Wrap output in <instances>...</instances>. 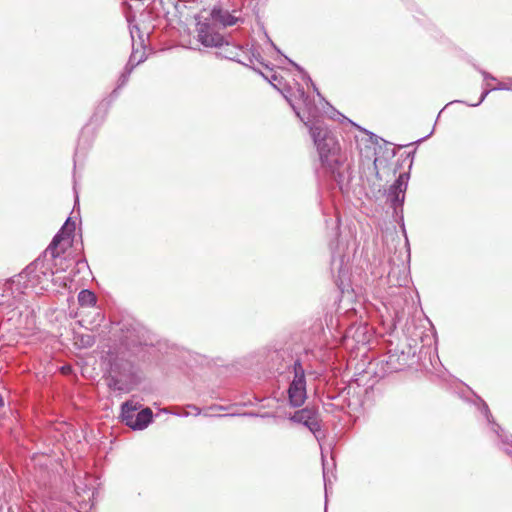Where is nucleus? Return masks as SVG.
I'll use <instances>...</instances> for the list:
<instances>
[{
	"instance_id": "1",
	"label": "nucleus",
	"mask_w": 512,
	"mask_h": 512,
	"mask_svg": "<svg viewBox=\"0 0 512 512\" xmlns=\"http://www.w3.org/2000/svg\"><path fill=\"white\" fill-rule=\"evenodd\" d=\"M260 73L275 89L281 92L298 118L307 127L316 151L320 155V110L314 99L305 91L303 84L296 80H294L292 86L284 81L281 75L273 72L272 69L268 71V74Z\"/></svg>"
},
{
	"instance_id": "2",
	"label": "nucleus",
	"mask_w": 512,
	"mask_h": 512,
	"mask_svg": "<svg viewBox=\"0 0 512 512\" xmlns=\"http://www.w3.org/2000/svg\"><path fill=\"white\" fill-rule=\"evenodd\" d=\"M322 169L330 174L341 191L348 187L352 179L351 161L337 138L330 134L322 137Z\"/></svg>"
},
{
	"instance_id": "3",
	"label": "nucleus",
	"mask_w": 512,
	"mask_h": 512,
	"mask_svg": "<svg viewBox=\"0 0 512 512\" xmlns=\"http://www.w3.org/2000/svg\"><path fill=\"white\" fill-rule=\"evenodd\" d=\"M197 36L199 42L206 47H223L219 53L222 57L238 62L244 66H251L255 61L259 62V53L254 51L247 52L240 46L230 45L225 42L224 37L217 33L214 27L206 22H199L197 24Z\"/></svg>"
},
{
	"instance_id": "4",
	"label": "nucleus",
	"mask_w": 512,
	"mask_h": 512,
	"mask_svg": "<svg viewBox=\"0 0 512 512\" xmlns=\"http://www.w3.org/2000/svg\"><path fill=\"white\" fill-rule=\"evenodd\" d=\"M138 383L134 365L129 360L115 359L110 366L107 385L111 390L130 392Z\"/></svg>"
},
{
	"instance_id": "5",
	"label": "nucleus",
	"mask_w": 512,
	"mask_h": 512,
	"mask_svg": "<svg viewBox=\"0 0 512 512\" xmlns=\"http://www.w3.org/2000/svg\"><path fill=\"white\" fill-rule=\"evenodd\" d=\"M53 275L51 264L45 258L39 257L23 270L20 277L26 280L27 286L46 290Z\"/></svg>"
},
{
	"instance_id": "6",
	"label": "nucleus",
	"mask_w": 512,
	"mask_h": 512,
	"mask_svg": "<svg viewBox=\"0 0 512 512\" xmlns=\"http://www.w3.org/2000/svg\"><path fill=\"white\" fill-rule=\"evenodd\" d=\"M136 406H133L131 401H126L121 406V417L123 422L133 430H143L152 421V411L150 408H145L140 412H136Z\"/></svg>"
},
{
	"instance_id": "7",
	"label": "nucleus",
	"mask_w": 512,
	"mask_h": 512,
	"mask_svg": "<svg viewBox=\"0 0 512 512\" xmlns=\"http://www.w3.org/2000/svg\"><path fill=\"white\" fill-rule=\"evenodd\" d=\"M293 369L294 378L288 388V399L291 406L299 407L306 399L305 375L304 370L298 361L294 363Z\"/></svg>"
},
{
	"instance_id": "8",
	"label": "nucleus",
	"mask_w": 512,
	"mask_h": 512,
	"mask_svg": "<svg viewBox=\"0 0 512 512\" xmlns=\"http://www.w3.org/2000/svg\"><path fill=\"white\" fill-rule=\"evenodd\" d=\"M293 422L303 424L314 435L317 441L320 432V416L315 408H304L296 411L290 418Z\"/></svg>"
},
{
	"instance_id": "9",
	"label": "nucleus",
	"mask_w": 512,
	"mask_h": 512,
	"mask_svg": "<svg viewBox=\"0 0 512 512\" xmlns=\"http://www.w3.org/2000/svg\"><path fill=\"white\" fill-rule=\"evenodd\" d=\"M408 361V355L398 349L389 350L387 355L378 362L379 372L382 375L402 370Z\"/></svg>"
},
{
	"instance_id": "10",
	"label": "nucleus",
	"mask_w": 512,
	"mask_h": 512,
	"mask_svg": "<svg viewBox=\"0 0 512 512\" xmlns=\"http://www.w3.org/2000/svg\"><path fill=\"white\" fill-rule=\"evenodd\" d=\"M408 186V175L402 173L390 187L388 192V200L396 211L398 207H402L405 199V192Z\"/></svg>"
},
{
	"instance_id": "11",
	"label": "nucleus",
	"mask_w": 512,
	"mask_h": 512,
	"mask_svg": "<svg viewBox=\"0 0 512 512\" xmlns=\"http://www.w3.org/2000/svg\"><path fill=\"white\" fill-rule=\"evenodd\" d=\"M75 230V222H72L70 218L66 220L60 231L53 237L51 243L45 251V255L50 254L53 259L60 255L58 246L60 242L65 238L69 237Z\"/></svg>"
},
{
	"instance_id": "12",
	"label": "nucleus",
	"mask_w": 512,
	"mask_h": 512,
	"mask_svg": "<svg viewBox=\"0 0 512 512\" xmlns=\"http://www.w3.org/2000/svg\"><path fill=\"white\" fill-rule=\"evenodd\" d=\"M481 413L484 415V417L486 418L488 423L491 425V429L493 430V432H495L497 434V436L499 438H501L502 449L506 452V454H508L509 456L512 457V437H511V439H509V437L507 435H503L502 433H500V431L502 432V429L500 428V426L498 424L494 423L491 420L492 416L490 414L489 408H488L487 404L483 401H482V405H481Z\"/></svg>"
},
{
	"instance_id": "13",
	"label": "nucleus",
	"mask_w": 512,
	"mask_h": 512,
	"mask_svg": "<svg viewBox=\"0 0 512 512\" xmlns=\"http://www.w3.org/2000/svg\"><path fill=\"white\" fill-rule=\"evenodd\" d=\"M211 17L214 21L219 22L224 27L233 26L237 23L238 18L231 15L227 10L220 7H214L211 11Z\"/></svg>"
},
{
	"instance_id": "14",
	"label": "nucleus",
	"mask_w": 512,
	"mask_h": 512,
	"mask_svg": "<svg viewBox=\"0 0 512 512\" xmlns=\"http://www.w3.org/2000/svg\"><path fill=\"white\" fill-rule=\"evenodd\" d=\"M322 117H327L338 121L351 122L347 117L334 109L327 101L322 98Z\"/></svg>"
},
{
	"instance_id": "15",
	"label": "nucleus",
	"mask_w": 512,
	"mask_h": 512,
	"mask_svg": "<svg viewBox=\"0 0 512 512\" xmlns=\"http://www.w3.org/2000/svg\"><path fill=\"white\" fill-rule=\"evenodd\" d=\"M78 302L82 307H92L96 304V296L92 291L84 289L78 294Z\"/></svg>"
},
{
	"instance_id": "16",
	"label": "nucleus",
	"mask_w": 512,
	"mask_h": 512,
	"mask_svg": "<svg viewBox=\"0 0 512 512\" xmlns=\"http://www.w3.org/2000/svg\"><path fill=\"white\" fill-rule=\"evenodd\" d=\"M132 61H133V55H131L128 64L125 66L123 73L120 75V77L118 79L117 89L123 87L128 82L129 76L135 66L134 64H132Z\"/></svg>"
},
{
	"instance_id": "17",
	"label": "nucleus",
	"mask_w": 512,
	"mask_h": 512,
	"mask_svg": "<svg viewBox=\"0 0 512 512\" xmlns=\"http://www.w3.org/2000/svg\"><path fill=\"white\" fill-rule=\"evenodd\" d=\"M289 62L291 64H293L297 70H298V73H299V78L301 79V81L307 86V88L309 89V87L311 86L313 88V90L317 93V95H320V92L318 91V88L316 87V85L312 82L311 78L309 77V75L303 70L301 69L297 64H295L294 62H292L291 60H289Z\"/></svg>"
},
{
	"instance_id": "18",
	"label": "nucleus",
	"mask_w": 512,
	"mask_h": 512,
	"mask_svg": "<svg viewBox=\"0 0 512 512\" xmlns=\"http://www.w3.org/2000/svg\"><path fill=\"white\" fill-rule=\"evenodd\" d=\"M508 89H509V87L505 83H499V85L497 87L492 88V90H508ZM490 91H491V89L484 90L483 93L481 94L479 101L475 104H471V106L475 107V106L480 105L484 101V99L486 98V96L489 94Z\"/></svg>"
},
{
	"instance_id": "19",
	"label": "nucleus",
	"mask_w": 512,
	"mask_h": 512,
	"mask_svg": "<svg viewBox=\"0 0 512 512\" xmlns=\"http://www.w3.org/2000/svg\"><path fill=\"white\" fill-rule=\"evenodd\" d=\"M483 76L485 79H491V80H495V77H493L492 75L488 74L487 72L483 71L482 72Z\"/></svg>"
},
{
	"instance_id": "20",
	"label": "nucleus",
	"mask_w": 512,
	"mask_h": 512,
	"mask_svg": "<svg viewBox=\"0 0 512 512\" xmlns=\"http://www.w3.org/2000/svg\"><path fill=\"white\" fill-rule=\"evenodd\" d=\"M87 338L88 339H87V342L85 344L88 345V346L92 345L93 344V340L91 339V337L88 336Z\"/></svg>"
},
{
	"instance_id": "21",
	"label": "nucleus",
	"mask_w": 512,
	"mask_h": 512,
	"mask_svg": "<svg viewBox=\"0 0 512 512\" xmlns=\"http://www.w3.org/2000/svg\"><path fill=\"white\" fill-rule=\"evenodd\" d=\"M323 477L325 478L324 474H323ZM324 481H326V480L324 479ZM325 494H326V496L328 495V483L327 482H325Z\"/></svg>"
},
{
	"instance_id": "22",
	"label": "nucleus",
	"mask_w": 512,
	"mask_h": 512,
	"mask_svg": "<svg viewBox=\"0 0 512 512\" xmlns=\"http://www.w3.org/2000/svg\"><path fill=\"white\" fill-rule=\"evenodd\" d=\"M3 405H4V401H3L2 396L0 395V407H2Z\"/></svg>"
},
{
	"instance_id": "23",
	"label": "nucleus",
	"mask_w": 512,
	"mask_h": 512,
	"mask_svg": "<svg viewBox=\"0 0 512 512\" xmlns=\"http://www.w3.org/2000/svg\"><path fill=\"white\" fill-rule=\"evenodd\" d=\"M322 407L324 408L325 411H328L327 404L322 402Z\"/></svg>"
},
{
	"instance_id": "24",
	"label": "nucleus",
	"mask_w": 512,
	"mask_h": 512,
	"mask_svg": "<svg viewBox=\"0 0 512 512\" xmlns=\"http://www.w3.org/2000/svg\"><path fill=\"white\" fill-rule=\"evenodd\" d=\"M116 94H117V89L113 90V92H112V95L116 96Z\"/></svg>"
},
{
	"instance_id": "25",
	"label": "nucleus",
	"mask_w": 512,
	"mask_h": 512,
	"mask_svg": "<svg viewBox=\"0 0 512 512\" xmlns=\"http://www.w3.org/2000/svg\"><path fill=\"white\" fill-rule=\"evenodd\" d=\"M62 369H63V371H67V370H70V367H63Z\"/></svg>"
},
{
	"instance_id": "26",
	"label": "nucleus",
	"mask_w": 512,
	"mask_h": 512,
	"mask_svg": "<svg viewBox=\"0 0 512 512\" xmlns=\"http://www.w3.org/2000/svg\"><path fill=\"white\" fill-rule=\"evenodd\" d=\"M194 409L197 411L196 414H200V411L198 410V408L194 407Z\"/></svg>"
}]
</instances>
